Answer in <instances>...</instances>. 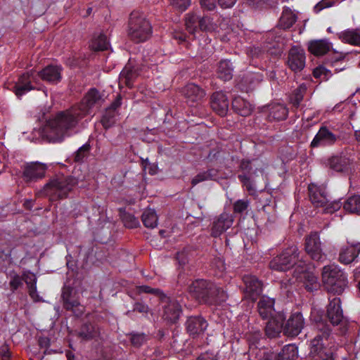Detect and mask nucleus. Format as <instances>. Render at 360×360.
<instances>
[{
    "instance_id": "obj_1",
    "label": "nucleus",
    "mask_w": 360,
    "mask_h": 360,
    "mask_svg": "<svg viewBox=\"0 0 360 360\" xmlns=\"http://www.w3.org/2000/svg\"><path fill=\"white\" fill-rule=\"evenodd\" d=\"M328 299L326 312L319 311L312 314L317 330L310 345V354L314 360H337V347L331 333L332 327L343 328L347 323L343 315L340 298L330 297Z\"/></svg>"
},
{
    "instance_id": "obj_2",
    "label": "nucleus",
    "mask_w": 360,
    "mask_h": 360,
    "mask_svg": "<svg viewBox=\"0 0 360 360\" xmlns=\"http://www.w3.org/2000/svg\"><path fill=\"white\" fill-rule=\"evenodd\" d=\"M103 101V96L96 88H91L81 102L68 110L59 112L46 126L49 136L53 141H61L65 136H69L71 131L94 108H99Z\"/></svg>"
},
{
    "instance_id": "obj_3",
    "label": "nucleus",
    "mask_w": 360,
    "mask_h": 360,
    "mask_svg": "<svg viewBox=\"0 0 360 360\" xmlns=\"http://www.w3.org/2000/svg\"><path fill=\"white\" fill-rule=\"evenodd\" d=\"M188 292L199 302L214 304L226 300L224 290L214 283L206 279H196L188 287Z\"/></svg>"
},
{
    "instance_id": "obj_4",
    "label": "nucleus",
    "mask_w": 360,
    "mask_h": 360,
    "mask_svg": "<svg viewBox=\"0 0 360 360\" xmlns=\"http://www.w3.org/2000/svg\"><path fill=\"white\" fill-rule=\"evenodd\" d=\"M136 290L139 294L147 293L153 295L159 298L162 304H165L162 307V318L168 323H176L179 321L182 314V309L178 301L167 296L160 289L152 288L148 285H139L136 286Z\"/></svg>"
},
{
    "instance_id": "obj_5",
    "label": "nucleus",
    "mask_w": 360,
    "mask_h": 360,
    "mask_svg": "<svg viewBox=\"0 0 360 360\" xmlns=\"http://www.w3.org/2000/svg\"><path fill=\"white\" fill-rule=\"evenodd\" d=\"M151 34L152 26L146 15L139 11H133L128 20L127 35L130 40L136 44L142 43Z\"/></svg>"
},
{
    "instance_id": "obj_6",
    "label": "nucleus",
    "mask_w": 360,
    "mask_h": 360,
    "mask_svg": "<svg viewBox=\"0 0 360 360\" xmlns=\"http://www.w3.org/2000/svg\"><path fill=\"white\" fill-rule=\"evenodd\" d=\"M77 184L78 181L74 176L60 175L51 179L41 192L49 195L51 201H56L67 198Z\"/></svg>"
},
{
    "instance_id": "obj_7",
    "label": "nucleus",
    "mask_w": 360,
    "mask_h": 360,
    "mask_svg": "<svg viewBox=\"0 0 360 360\" xmlns=\"http://www.w3.org/2000/svg\"><path fill=\"white\" fill-rule=\"evenodd\" d=\"M322 280L327 291L333 295H341L347 285V275L335 264L323 267Z\"/></svg>"
},
{
    "instance_id": "obj_8",
    "label": "nucleus",
    "mask_w": 360,
    "mask_h": 360,
    "mask_svg": "<svg viewBox=\"0 0 360 360\" xmlns=\"http://www.w3.org/2000/svg\"><path fill=\"white\" fill-rule=\"evenodd\" d=\"M309 196L311 203L316 207H323L326 213H333L340 209L342 203L340 200L330 201L327 195L326 188L310 184L308 187Z\"/></svg>"
},
{
    "instance_id": "obj_9",
    "label": "nucleus",
    "mask_w": 360,
    "mask_h": 360,
    "mask_svg": "<svg viewBox=\"0 0 360 360\" xmlns=\"http://www.w3.org/2000/svg\"><path fill=\"white\" fill-rule=\"evenodd\" d=\"M298 258L297 248L288 247L269 262V267L274 271H285L296 264Z\"/></svg>"
},
{
    "instance_id": "obj_10",
    "label": "nucleus",
    "mask_w": 360,
    "mask_h": 360,
    "mask_svg": "<svg viewBox=\"0 0 360 360\" xmlns=\"http://www.w3.org/2000/svg\"><path fill=\"white\" fill-rule=\"evenodd\" d=\"M61 299L65 310L71 311L76 317L82 316L84 307L80 304L79 293L74 288L65 285L63 288Z\"/></svg>"
},
{
    "instance_id": "obj_11",
    "label": "nucleus",
    "mask_w": 360,
    "mask_h": 360,
    "mask_svg": "<svg viewBox=\"0 0 360 360\" xmlns=\"http://www.w3.org/2000/svg\"><path fill=\"white\" fill-rule=\"evenodd\" d=\"M186 30L191 34L198 31L210 32L214 29V25L209 16H201L195 12H189L185 16Z\"/></svg>"
},
{
    "instance_id": "obj_12",
    "label": "nucleus",
    "mask_w": 360,
    "mask_h": 360,
    "mask_svg": "<svg viewBox=\"0 0 360 360\" xmlns=\"http://www.w3.org/2000/svg\"><path fill=\"white\" fill-rule=\"evenodd\" d=\"M34 84H39V75L34 70L32 69L19 76L17 82L12 86V90L20 98L35 89Z\"/></svg>"
},
{
    "instance_id": "obj_13",
    "label": "nucleus",
    "mask_w": 360,
    "mask_h": 360,
    "mask_svg": "<svg viewBox=\"0 0 360 360\" xmlns=\"http://www.w3.org/2000/svg\"><path fill=\"white\" fill-rule=\"evenodd\" d=\"M340 140L339 135L333 133L327 126L322 125L311 140L309 148L312 150L332 147Z\"/></svg>"
},
{
    "instance_id": "obj_14",
    "label": "nucleus",
    "mask_w": 360,
    "mask_h": 360,
    "mask_svg": "<svg viewBox=\"0 0 360 360\" xmlns=\"http://www.w3.org/2000/svg\"><path fill=\"white\" fill-rule=\"evenodd\" d=\"M47 167L39 162H31L24 165L22 177L26 183L35 182L45 176Z\"/></svg>"
},
{
    "instance_id": "obj_15",
    "label": "nucleus",
    "mask_w": 360,
    "mask_h": 360,
    "mask_svg": "<svg viewBox=\"0 0 360 360\" xmlns=\"http://www.w3.org/2000/svg\"><path fill=\"white\" fill-rule=\"evenodd\" d=\"M304 50L299 46H292L288 51L286 64L294 72H301L305 67Z\"/></svg>"
},
{
    "instance_id": "obj_16",
    "label": "nucleus",
    "mask_w": 360,
    "mask_h": 360,
    "mask_svg": "<svg viewBox=\"0 0 360 360\" xmlns=\"http://www.w3.org/2000/svg\"><path fill=\"white\" fill-rule=\"evenodd\" d=\"M233 223V217L228 212H222L216 217L210 224V236L213 238L219 237L229 229Z\"/></svg>"
},
{
    "instance_id": "obj_17",
    "label": "nucleus",
    "mask_w": 360,
    "mask_h": 360,
    "mask_svg": "<svg viewBox=\"0 0 360 360\" xmlns=\"http://www.w3.org/2000/svg\"><path fill=\"white\" fill-rule=\"evenodd\" d=\"M244 283L245 296L255 302L262 294L263 290V283L257 276L253 275H245L243 277Z\"/></svg>"
},
{
    "instance_id": "obj_18",
    "label": "nucleus",
    "mask_w": 360,
    "mask_h": 360,
    "mask_svg": "<svg viewBox=\"0 0 360 360\" xmlns=\"http://www.w3.org/2000/svg\"><path fill=\"white\" fill-rule=\"evenodd\" d=\"M207 326V320L201 315L188 316L185 323L186 333L193 338L202 335Z\"/></svg>"
},
{
    "instance_id": "obj_19",
    "label": "nucleus",
    "mask_w": 360,
    "mask_h": 360,
    "mask_svg": "<svg viewBox=\"0 0 360 360\" xmlns=\"http://www.w3.org/2000/svg\"><path fill=\"white\" fill-rule=\"evenodd\" d=\"M63 68L60 65H48L37 72L39 80L41 79L49 84H57L62 80Z\"/></svg>"
},
{
    "instance_id": "obj_20",
    "label": "nucleus",
    "mask_w": 360,
    "mask_h": 360,
    "mask_svg": "<svg viewBox=\"0 0 360 360\" xmlns=\"http://www.w3.org/2000/svg\"><path fill=\"white\" fill-rule=\"evenodd\" d=\"M304 326V319L302 313H292L285 323H283L284 335L288 337H296L301 333Z\"/></svg>"
},
{
    "instance_id": "obj_21",
    "label": "nucleus",
    "mask_w": 360,
    "mask_h": 360,
    "mask_svg": "<svg viewBox=\"0 0 360 360\" xmlns=\"http://www.w3.org/2000/svg\"><path fill=\"white\" fill-rule=\"evenodd\" d=\"M304 248L306 252L313 260L321 261L324 255L321 248V241L318 233H311L305 239Z\"/></svg>"
},
{
    "instance_id": "obj_22",
    "label": "nucleus",
    "mask_w": 360,
    "mask_h": 360,
    "mask_svg": "<svg viewBox=\"0 0 360 360\" xmlns=\"http://www.w3.org/2000/svg\"><path fill=\"white\" fill-rule=\"evenodd\" d=\"M285 320V316L282 312L276 313L272 319H269L264 329L267 338H276L282 332L284 333L283 322Z\"/></svg>"
},
{
    "instance_id": "obj_23",
    "label": "nucleus",
    "mask_w": 360,
    "mask_h": 360,
    "mask_svg": "<svg viewBox=\"0 0 360 360\" xmlns=\"http://www.w3.org/2000/svg\"><path fill=\"white\" fill-rule=\"evenodd\" d=\"M298 354L297 347L293 344H289L283 347L278 353H264L263 356L259 360H295Z\"/></svg>"
},
{
    "instance_id": "obj_24",
    "label": "nucleus",
    "mask_w": 360,
    "mask_h": 360,
    "mask_svg": "<svg viewBox=\"0 0 360 360\" xmlns=\"http://www.w3.org/2000/svg\"><path fill=\"white\" fill-rule=\"evenodd\" d=\"M210 105L213 111L221 117L226 115L229 102L226 95L222 91H215L210 98Z\"/></svg>"
},
{
    "instance_id": "obj_25",
    "label": "nucleus",
    "mask_w": 360,
    "mask_h": 360,
    "mask_svg": "<svg viewBox=\"0 0 360 360\" xmlns=\"http://www.w3.org/2000/svg\"><path fill=\"white\" fill-rule=\"evenodd\" d=\"M351 163L347 155H335L328 158L326 166L336 172L346 173L350 169Z\"/></svg>"
},
{
    "instance_id": "obj_26",
    "label": "nucleus",
    "mask_w": 360,
    "mask_h": 360,
    "mask_svg": "<svg viewBox=\"0 0 360 360\" xmlns=\"http://www.w3.org/2000/svg\"><path fill=\"white\" fill-rule=\"evenodd\" d=\"M360 254V243L356 242L349 245L342 247L339 253V261L344 264H349L355 261Z\"/></svg>"
},
{
    "instance_id": "obj_27",
    "label": "nucleus",
    "mask_w": 360,
    "mask_h": 360,
    "mask_svg": "<svg viewBox=\"0 0 360 360\" xmlns=\"http://www.w3.org/2000/svg\"><path fill=\"white\" fill-rule=\"evenodd\" d=\"M275 300L262 296L257 303V311L262 319H272L277 313L274 309Z\"/></svg>"
},
{
    "instance_id": "obj_28",
    "label": "nucleus",
    "mask_w": 360,
    "mask_h": 360,
    "mask_svg": "<svg viewBox=\"0 0 360 360\" xmlns=\"http://www.w3.org/2000/svg\"><path fill=\"white\" fill-rule=\"evenodd\" d=\"M266 119L269 122L285 120L288 115L289 110L284 104L276 103L266 106Z\"/></svg>"
},
{
    "instance_id": "obj_29",
    "label": "nucleus",
    "mask_w": 360,
    "mask_h": 360,
    "mask_svg": "<svg viewBox=\"0 0 360 360\" xmlns=\"http://www.w3.org/2000/svg\"><path fill=\"white\" fill-rule=\"evenodd\" d=\"M296 271H298L301 275L300 278L303 280L305 289L308 292H314L319 290L320 284L318 278L311 272L307 271L306 266H297Z\"/></svg>"
},
{
    "instance_id": "obj_30",
    "label": "nucleus",
    "mask_w": 360,
    "mask_h": 360,
    "mask_svg": "<svg viewBox=\"0 0 360 360\" xmlns=\"http://www.w3.org/2000/svg\"><path fill=\"white\" fill-rule=\"evenodd\" d=\"M182 94L186 99L188 103H198L205 96V91L198 85L190 83L182 89Z\"/></svg>"
},
{
    "instance_id": "obj_31",
    "label": "nucleus",
    "mask_w": 360,
    "mask_h": 360,
    "mask_svg": "<svg viewBox=\"0 0 360 360\" xmlns=\"http://www.w3.org/2000/svg\"><path fill=\"white\" fill-rule=\"evenodd\" d=\"M139 76L137 68L127 64L120 74V84H124L129 89H132L134 82Z\"/></svg>"
},
{
    "instance_id": "obj_32",
    "label": "nucleus",
    "mask_w": 360,
    "mask_h": 360,
    "mask_svg": "<svg viewBox=\"0 0 360 360\" xmlns=\"http://www.w3.org/2000/svg\"><path fill=\"white\" fill-rule=\"evenodd\" d=\"M338 38L343 43L354 46H360V30L346 29L337 33Z\"/></svg>"
},
{
    "instance_id": "obj_33",
    "label": "nucleus",
    "mask_w": 360,
    "mask_h": 360,
    "mask_svg": "<svg viewBox=\"0 0 360 360\" xmlns=\"http://www.w3.org/2000/svg\"><path fill=\"white\" fill-rule=\"evenodd\" d=\"M233 69L234 67L230 60H221L217 66L216 75L222 81H229L233 77Z\"/></svg>"
},
{
    "instance_id": "obj_34",
    "label": "nucleus",
    "mask_w": 360,
    "mask_h": 360,
    "mask_svg": "<svg viewBox=\"0 0 360 360\" xmlns=\"http://www.w3.org/2000/svg\"><path fill=\"white\" fill-rule=\"evenodd\" d=\"M332 48V44L326 39L314 40L309 42V51L316 56L327 53Z\"/></svg>"
},
{
    "instance_id": "obj_35",
    "label": "nucleus",
    "mask_w": 360,
    "mask_h": 360,
    "mask_svg": "<svg viewBox=\"0 0 360 360\" xmlns=\"http://www.w3.org/2000/svg\"><path fill=\"white\" fill-rule=\"evenodd\" d=\"M233 111L243 117L250 115L252 111L251 104L240 96L235 97L231 103Z\"/></svg>"
},
{
    "instance_id": "obj_36",
    "label": "nucleus",
    "mask_w": 360,
    "mask_h": 360,
    "mask_svg": "<svg viewBox=\"0 0 360 360\" xmlns=\"http://www.w3.org/2000/svg\"><path fill=\"white\" fill-rule=\"evenodd\" d=\"M297 16L291 8L288 6H284L279 19L278 27L284 30H288L292 27L297 21Z\"/></svg>"
},
{
    "instance_id": "obj_37",
    "label": "nucleus",
    "mask_w": 360,
    "mask_h": 360,
    "mask_svg": "<svg viewBox=\"0 0 360 360\" xmlns=\"http://www.w3.org/2000/svg\"><path fill=\"white\" fill-rule=\"evenodd\" d=\"M307 86L304 84H302L290 95V103L292 105V110L293 111H295L300 108L304 96L307 93Z\"/></svg>"
},
{
    "instance_id": "obj_38",
    "label": "nucleus",
    "mask_w": 360,
    "mask_h": 360,
    "mask_svg": "<svg viewBox=\"0 0 360 360\" xmlns=\"http://www.w3.org/2000/svg\"><path fill=\"white\" fill-rule=\"evenodd\" d=\"M79 254L84 255V259L86 262L94 263L96 260H100L101 257L97 255L96 250H94L95 246L94 241H91L88 245H82L79 247Z\"/></svg>"
},
{
    "instance_id": "obj_39",
    "label": "nucleus",
    "mask_w": 360,
    "mask_h": 360,
    "mask_svg": "<svg viewBox=\"0 0 360 360\" xmlns=\"http://www.w3.org/2000/svg\"><path fill=\"white\" fill-rule=\"evenodd\" d=\"M219 177V171L214 168L208 169L206 171L200 172L191 180V184L195 186L199 183L205 181H216Z\"/></svg>"
},
{
    "instance_id": "obj_40",
    "label": "nucleus",
    "mask_w": 360,
    "mask_h": 360,
    "mask_svg": "<svg viewBox=\"0 0 360 360\" xmlns=\"http://www.w3.org/2000/svg\"><path fill=\"white\" fill-rule=\"evenodd\" d=\"M22 282L24 281L28 288L30 296L35 301L38 300L39 295L37 292V277L30 271L24 272L22 275Z\"/></svg>"
},
{
    "instance_id": "obj_41",
    "label": "nucleus",
    "mask_w": 360,
    "mask_h": 360,
    "mask_svg": "<svg viewBox=\"0 0 360 360\" xmlns=\"http://www.w3.org/2000/svg\"><path fill=\"white\" fill-rule=\"evenodd\" d=\"M127 337L131 346L136 349L141 347L150 340L148 334L138 331H131L127 334Z\"/></svg>"
},
{
    "instance_id": "obj_42",
    "label": "nucleus",
    "mask_w": 360,
    "mask_h": 360,
    "mask_svg": "<svg viewBox=\"0 0 360 360\" xmlns=\"http://www.w3.org/2000/svg\"><path fill=\"white\" fill-rule=\"evenodd\" d=\"M263 79L264 76L260 72H252L246 75L243 79V82L245 85V91L248 92L255 89L263 81Z\"/></svg>"
},
{
    "instance_id": "obj_43",
    "label": "nucleus",
    "mask_w": 360,
    "mask_h": 360,
    "mask_svg": "<svg viewBox=\"0 0 360 360\" xmlns=\"http://www.w3.org/2000/svg\"><path fill=\"white\" fill-rule=\"evenodd\" d=\"M99 335V331L98 328L91 323H84L79 330V336L85 340H89L98 337Z\"/></svg>"
},
{
    "instance_id": "obj_44",
    "label": "nucleus",
    "mask_w": 360,
    "mask_h": 360,
    "mask_svg": "<svg viewBox=\"0 0 360 360\" xmlns=\"http://www.w3.org/2000/svg\"><path fill=\"white\" fill-rule=\"evenodd\" d=\"M119 213L120 219L125 227L134 229L139 226V219L132 214L126 212L125 208H120Z\"/></svg>"
},
{
    "instance_id": "obj_45",
    "label": "nucleus",
    "mask_w": 360,
    "mask_h": 360,
    "mask_svg": "<svg viewBox=\"0 0 360 360\" xmlns=\"http://www.w3.org/2000/svg\"><path fill=\"white\" fill-rule=\"evenodd\" d=\"M195 250L193 246L187 245L181 251L177 252L176 259L179 265L184 266L193 257Z\"/></svg>"
},
{
    "instance_id": "obj_46",
    "label": "nucleus",
    "mask_w": 360,
    "mask_h": 360,
    "mask_svg": "<svg viewBox=\"0 0 360 360\" xmlns=\"http://www.w3.org/2000/svg\"><path fill=\"white\" fill-rule=\"evenodd\" d=\"M143 225L146 228L153 229L158 225V216L154 210L148 209L145 210L141 216Z\"/></svg>"
},
{
    "instance_id": "obj_47",
    "label": "nucleus",
    "mask_w": 360,
    "mask_h": 360,
    "mask_svg": "<svg viewBox=\"0 0 360 360\" xmlns=\"http://www.w3.org/2000/svg\"><path fill=\"white\" fill-rule=\"evenodd\" d=\"M117 115L118 112L106 108L101 120V122L103 128L105 129H108L112 127L116 122V117Z\"/></svg>"
},
{
    "instance_id": "obj_48",
    "label": "nucleus",
    "mask_w": 360,
    "mask_h": 360,
    "mask_svg": "<svg viewBox=\"0 0 360 360\" xmlns=\"http://www.w3.org/2000/svg\"><path fill=\"white\" fill-rule=\"evenodd\" d=\"M343 208L347 212L360 214V195L349 198L344 202Z\"/></svg>"
},
{
    "instance_id": "obj_49",
    "label": "nucleus",
    "mask_w": 360,
    "mask_h": 360,
    "mask_svg": "<svg viewBox=\"0 0 360 360\" xmlns=\"http://www.w3.org/2000/svg\"><path fill=\"white\" fill-rule=\"evenodd\" d=\"M90 46L95 51L107 50L109 46V41L106 35L100 34L94 37L91 41Z\"/></svg>"
},
{
    "instance_id": "obj_50",
    "label": "nucleus",
    "mask_w": 360,
    "mask_h": 360,
    "mask_svg": "<svg viewBox=\"0 0 360 360\" xmlns=\"http://www.w3.org/2000/svg\"><path fill=\"white\" fill-rule=\"evenodd\" d=\"M238 179L242 184L243 187L248 192L249 195H254L256 193L255 181L252 176L246 174H238Z\"/></svg>"
},
{
    "instance_id": "obj_51",
    "label": "nucleus",
    "mask_w": 360,
    "mask_h": 360,
    "mask_svg": "<svg viewBox=\"0 0 360 360\" xmlns=\"http://www.w3.org/2000/svg\"><path fill=\"white\" fill-rule=\"evenodd\" d=\"M254 160L243 159L239 165V169L242 172L241 174H246L249 176L255 175L258 171L257 168L254 169Z\"/></svg>"
},
{
    "instance_id": "obj_52",
    "label": "nucleus",
    "mask_w": 360,
    "mask_h": 360,
    "mask_svg": "<svg viewBox=\"0 0 360 360\" xmlns=\"http://www.w3.org/2000/svg\"><path fill=\"white\" fill-rule=\"evenodd\" d=\"M169 5L177 12L186 11L191 5V0H168Z\"/></svg>"
},
{
    "instance_id": "obj_53",
    "label": "nucleus",
    "mask_w": 360,
    "mask_h": 360,
    "mask_svg": "<svg viewBox=\"0 0 360 360\" xmlns=\"http://www.w3.org/2000/svg\"><path fill=\"white\" fill-rule=\"evenodd\" d=\"M131 312H138L141 314L143 316L146 317L148 314L151 312V309L148 304L142 302L137 301L134 303L133 309L131 311L129 310L127 312V315L130 316Z\"/></svg>"
},
{
    "instance_id": "obj_54",
    "label": "nucleus",
    "mask_w": 360,
    "mask_h": 360,
    "mask_svg": "<svg viewBox=\"0 0 360 360\" xmlns=\"http://www.w3.org/2000/svg\"><path fill=\"white\" fill-rule=\"evenodd\" d=\"M313 76L316 79H321L323 81H327L332 76V73L330 70L321 65L314 69Z\"/></svg>"
},
{
    "instance_id": "obj_55",
    "label": "nucleus",
    "mask_w": 360,
    "mask_h": 360,
    "mask_svg": "<svg viewBox=\"0 0 360 360\" xmlns=\"http://www.w3.org/2000/svg\"><path fill=\"white\" fill-rule=\"evenodd\" d=\"M91 146L89 143H86L79 147L74 154V160L75 162H81L88 155Z\"/></svg>"
},
{
    "instance_id": "obj_56",
    "label": "nucleus",
    "mask_w": 360,
    "mask_h": 360,
    "mask_svg": "<svg viewBox=\"0 0 360 360\" xmlns=\"http://www.w3.org/2000/svg\"><path fill=\"white\" fill-rule=\"evenodd\" d=\"M250 205V201L247 199L236 200L233 205V212L235 214H242L246 211Z\"/></svg>"
},
{
    "instance_id": "obj_57",
    "label": "nucleus",
    "mask_w": 360,
    "mask_h": 360,
    "mask_svg": "<svg viewBox=\"0 0 360 360\" xmlns=\"http://www.w3.org/2000/svg\"><path fill=\"white\" fill-rule=\"evenodd\" d=\"M260 201L263 203V209L265 210L266 207L276 205L275 200L270 193H263L260 198Z\"/></svg>"
},
{
    "instance_id": "obj_58",
    "label": "nucleus",
    "mask_w": 360,
    "mask_h": 360,
    "mask_svg": "<svg viewBox=\"0 0 360 360\" xmlns=\"http://www.w3.org/2000/svg\"><path fill=\"white\" fill-rule=\"evenodd\" d=\"M9 285L13 292L17 290L22 285V276H20L19 275L14 274L13 276H11Z\"/></svg>"
},
{
    "instance_id": "obj_59",
    "label": "nucleus",
    "mask_w": 360,
    "mask_h": 360,
    "mask_svg": "<svg viewBox=\"0 0 360 360\" xmlns=\"http://www.w3.org/2000/svg\"><path fill=\"white\" fill-rule=\"evenodd\" d=\"M334 2L330 0H321L317 3L314 7V12L315 13H320L322 10L333 6Z\"/></svg>"
},
{
    "instance_id": "obj_60",
    "label": "nucleus",
    "mask_w": 360,
    "mask_h": 360,
    "mask_svg": "<svg viewBox=\"0 0 360 360\" xmlns=\"http://www.w3.org/2000/svg\"><path fill=\"white\" fill-rule=\"evenodd\" d=\"M345 59V56H342L341 54H335L331 59V61H330V63H331V65L333 67H335V72H340L343 70H345V66L343 67H340V66H338V67H336V65L340 63H342V61L344 60Z\"/></svg>"
},
{
    "instance_id": "obj_61",
    "label": "nucleus",
    "mask_w": 360,
    "mask_h": 360,
    "mask_svg": "<svg viewBox=\"0 0 360 360\" xmlns=\"http://www.w3.org/2000/svg\"><path fill=\"white\" fill-rule=\"evenodd\" d=\"M211 265L212 266L217 268L221 272L225 270L224 261L221 257H214L211 262Z\"/></svg>"
},
{
    "instance_id": "obj_62",
    "label": "nucleus",
    "mask_w": 360,
    "mask_h": 360,
    "mask_svg": "<svg viewBox=\"0 0 360 360\" xmlns=\"http://www.w3.org/2000/svg\"><path fill=\"white\" fill-rule=\"evenodd\" d=\"M202 8L207 11H213L216 8V0H200Z\"/></svg>"
},
{
    "instance_id": "obj_63",
    "label": "nucleus",
    "mask_w": 360,
    "mask_h": 360,
    "mask_svg": "<svg viewBox=\"0 0 360 360\" xmlns=\"http://www.w3.org/2000/svg\"><path fill=\"white\" fill-rule=\"evenodd\" d=\"M191 281V279H189L186 274L183 272V271H180L179 275H178V278H177V283L181 285V286H183V285H189V281Z\"/></svg>"
},
{
    "instance_id": "obj_64",
    "label": "nucleus",
    "mask_w": 360,
    "mask_h": 360,
    "mask_svg": "<svg viewBox=\"0 0 360 360\" xmlns=\"http://www.w3.org/2000/svg\"><path fill=\"white\" fill-rule=\"evenodd\" d=\"M11 354L6 345L0 347V359L1 360H9Z\"/></svg>"
}]
</instances>
